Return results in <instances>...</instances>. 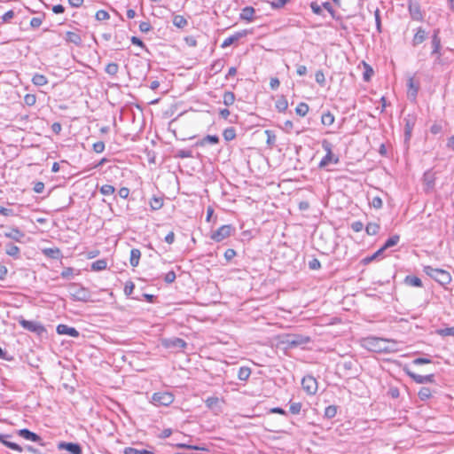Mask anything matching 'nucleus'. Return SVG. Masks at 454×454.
<instances>
[{
    "instance_id": "obj_1",
    "label": "nucleus",
    "mask_w": 454,
    "mask_h": 454,
    "mask_svg": "<svg viewBox=\"0 0 454 454\" xmlns=\"http://www.w3.org/2000/svg\"><path fill=\"white\" fill-rule=\"evenodd\" d=\"M362 346L376 353H395L402 349L401 343L397 340L378 337L364 338Z\"/></svg>"
},
{
    "instance_id": "obj_2",
    "label": "nucleus",
    "mask_w": 454,
    "mask_h": 454,
    "mask_svg": "<svg viewBox=\"0 0 454 454\" xmlns=\"http://www.w3.org/2000/svg\"><path fill=\"white\" fill-rule=\"evenodd\" d=\"M423 270L427 276L434 278L442 286L449 285L451 282V276L445 270L425 266Z\"/></svg>"
},
{
    "instance_id": "obj_3",
    "label": "nucleus",
    "mask_w": 454,
    "mask_h": 454,
    "mask_svg": "<svg viewBox=\"0 0 454 454\" xmlns=\"http://www.w3.org/2000/svg\"><path fill=\"white\" fill-rule=\"evenodd\" d=\"M70 296L74 301L87 302L91 301V294L89 289L77 285L72 284L69 287Z\"/></svg>"
},
{
    "instance_id": "obj_4",
    "label": "nucleus",
    "mask_w": 454,
    "mask_h": 454,
    "mask_svg": "<svg viewBox=\"0 0 454 454\" xmlns=\"http://www.w3.org/2000/svg\"><path fill=\"white\" fill-rule=\"evenodd\" d=\"M322 147L326 152V154L320 160L318 167L320 168H324L328 166L333 161L334 163H337L339 160H338V158L333 160V149H332L333 148L332 144L329 141L325 139V140L322 141Z\"/></svg>"
},
{
    "instance_id": "obj_5",
    "label": "nucleus",
    "mask_w": 454,
    "mask_h": 454,
    "mask_svg": "<svg viewBox=\"0 0 454 454\" xmlns=\"http://www.w3.org/2000/svg\"><path fill=\"white\" fill-rule=\"evenodd\" d=\"M174 401V395L169 392H157L152 396V403L157 406H168Z\"/></svg>"
},
{
    "instance_id": "obj_6",
    "label": "nucleus",
    "mask_w": 454,
    "mask_h": 454,
    "mask_svg": "<svg viewBox=\"0 0 454 454\" xmlns=\"http://www.w3.org/2000/svg\"><path fill=\"white\" fill-rule=\"evenodd\" d=\"M19 324L26 330L35 333L37 335H42L46 332L44 326L36 321H29L24 318L19 319Z\"/></svg>"
},
{
    "instance_id": "obj_7",
    "label": "nucleus",
    "mask_w": 454,
    "mask_h": 454,
    "mask_svg": "<svg viewBox=\"0 0 454 454\" xmlns=\"http://www.w3.org/2000/svg\"><path fill=\"white\" fill-rule=\"evenodd\" d=\"M232 226L230 224L222 225L211 234V239L215 242H221L231 234Z\"/></svg>"
},
{
    "instance_id": "obj_8",
    "label": "nucleus",
    "mask_w": 454,
    "mask_h": 454,
    "mask_svg": "<svg viewBox=\"0 0 454 454\" xmlns=\"http://www.w3.org/2000/svg\"><path fill=\"white\" fill-rule=\"evenodd\" d=\"M301 386L303 390L306 391L309 395H315L317 391V381L311 375L303 377L301 380Z\"/></svg>"
},
{
    "instance_id": "obj_9",
    "label": "nucleus",
    "mask_w": 454,
    "mask_h": 454,
    "mask_svg": "<svg viewBox=\"0 0 454 454\" xmlns=\"http://www.w3.org/2000/svg\"><path fill=\"white\" fill-rule=\"evenodd\" d=\"M408 9L412 20L417 21H420L423 20V13L420 9V4L418 1L409 0Z\"/></svg>"
},
{
    "instance_id": "obj_10",
    "label": "nucleus",
    "mask_w": 454,
    "mask_h": 454,
    "mask_svg": "<svg viewBox=\"0 0 454 454\" xmlns=\"http://www.w3.org/2000/svg\"><path fill=\"white\" fill-rule=\"evenodd\" d=\"M58 449L67 450L72 454H82V450L81 445L79 443H75V442H60L58 444Z\"/></svg>"
},
{
    "instance_id": "obj_11",
    "label": "nucleus",
    "mask_w": 454,
    "mask_h": 454,
    "mask_svg": "<svg viewBox=\"0 0 454 454\" xmlns=\"http://www.w3.org/2000/svg\"><path fill=\"white\" fill-rule=\"evenodd\" d=\"M310 341V338L303 335H293L286 339V344L289 347H297L307 344Z\"/></svg>"
},
{
    "instance_id": "obj_12",
    "label": "nucleus",
    "mask_w": 454,
    "mask_h": 454,
    "mask_svg": "<svg viewBox=\"0 0 454 454\" xmlns=\"http://www.w3.org/2000/svg\"><path fill=\"white\" fill-rule=\"evenodd\" d=\"M407 374L418 384L432 383L434 381V375H420L415 372H407Z\"/></svg>"
},
{
    "instance_id": "obj_13",
    "label": "nucleus",
    "mask_w": 454,
    "mask_h": 454,
    "mask_svg": "<svg viewBox=\"0 0 454 454\" xmlns=\"http://www.w3.org/2000/svg\"><path fill=\"white\" fill-rule=\"evenodd\" d=\"M57 333L61 335H69L74 338H77L80 335L79 332L75 328L62 324L57 326Z\"/></svg>"
},
{
    "instance_id": "obj_14",
    "label": "nucleus",
    "mask_w": 454,
    "mask_h": 454,
    "mask_svg": "<svg viewBox=\"0 0 454 454\" xmlns=\"http://www.w3.org/2000/svg\"><path fill=\"white\" fill-rule=\"evenodd\" d=\"M162 344L166 348H184L187 345L186 342L183 339H180V338L164 340Z\"/></svg>"
},
{
    "instance_id": "obj_15",
    "label": "nucleus",
    "mask_w": 454,
    "mask_h": 454,
    "mask_svg": "<svg viewBox=\"0 0 454 454\" xmlns=\"http://www.w3.org/2000/svg\"><path fill=\"white\" fill-rule=\"evenodd\" d=\"M4 237L11 239L16 242H21L22 239L25 237V233L22 232L18 228H11L9 231L4 233Z\"/></svg>"
},
{
    "instance_id": "obj_16",
    "label": "nucleus",
    "mask_w": 454,
    "mask_h": 454,
    "mask_svg": "<svg viewBox=\"0 0 454 454\" xmlns=\"http://www.w3.org/2000/svg\"><path fill=\"white\" fill-rule=\"evenodd\" d=\"M255 11L251 6H247L241 10V12L239 14L240 20H247L248 22H251L254 20V14Z\"/></svg>"
},
{
    "instance_id": "obj_17",
    "label": "nucleus",
    "mask_w": 454,
    "mask_h": 454,
    "mask_svg": "<svg viewBox=\"0 0 454 454\" xmlns=\"http://www.w3.org/2000/svg\"><path fill=\"white\" fill-rule=\"evenodd\" d=\"M65 39L67 43H74L76 46L81 45L82 42L81 35L78 33L73 31H67L66 33Z\"/></svg>"
},
{
    "instance_id": "obj_18",
    "label": "nucleus",
    "mask_w": 454,
    "mask_h": 454,
    "mask_svg": "<svg viewBox=\"0 0 454 454\" xmlns=\"http://www.w3.org/2000/svg\"><path fill=\"white\" fill-rule=\"evenodd\" d=\"M9 437H11L9 434H0V442H2L4 445H5L6 447H8L13 450L21 452L22 448L19 444L8 441L7 438H9Z\"/></svg>"
},
{
    "instance_id": "obj_19",
    "label": "nucleus",
    "mask_w": 454,
    "mask_h": 454,
    "mask_svg": "<svg viewBox=\"0 0 454 454\" xmlns=\"http://www.w3.org/2000/svg\"><path fill=\"white\" fill-rule=\"evenodd\" d=\"M438 34H439V30H434V35L432 36V46H433L432 54H438V55L440 54L441 39H440Z\"/></svg>"
},
{
    "instance_id": "obj_20",
    "label": "nucleus",
    "mask_w": 454,
    "mask_h": 454,
    "mask_svg": "<svg viewBox=\"0 0 454 454\" xmlns=\"http://www.w3.org/2000/svg\"><path fill=\"white\" fill-rule=\"evenodd\" d=\"M427 37V33L422 27H419L412 39V44L414 46L422 43Z\"/></svg>"
},
{
    "instance_id": "obj_21",
    "label": "nucleus",
    "mask_w": 454,
    "mask_h": 454,
    "mask_svg": "<svg viewBox=\"0 0 454 454\" xmlns=\"http://www.w3.org/2000/svg\"><path fill=\"white\" fill-rule=\"evenodd\" d=\"M19 434L23 437L26 440L32 441V442H38L40 440V436L28 429H20L19 431Z\"/></svg>"
},
{
    "instance_id": "obj_22",
    "label": "nucleus",
    "mask_w": 454,
    "mask_h": 454,
    "mask_svg": "<svg viewBox=\"0 0 454 454\" xmlns=\"http://www.w3.org/2000/svg\"><path fill=\"white\" fill-rule=\"evenodd\" d=\"M219 143V137L216 135H207L201 140L197 142V145L204 146L207 144L216 145Z\"/></svg>"
},
{
    "instance_id": "obj_23",
    "label": "nucleus",
    "mask_w": 454,
    "mask_h": 454,
    "mask_svg": "<svg viewBox=\"0 0 454 454\" xmlns=\"http://www.w3.org/2000/svg\"><path fill=\"white\" fill-rule=\"evenodd\" d=\"M141 252L137 248H132L130 251L129 262L132 267H137L139 264Z\"/></svg>"
},
{
    "instance_id": "obj_24",
    "label": "nucleus",
    "mask_w": 454,
    "mask_h": 454,
    "mask_svg": "<svg viewBox=\"0 0 454 454\" xmlns=\"http://www.w3.org/2000/svg\"><path fill=\"white\" fill-rule=\"evenodd\" d=\"M32 82L35 86H43L48 83V79L45 75L41 74H35L32 78Z\"/></svg>"
},
{
    "instance_id": "obj_25",
    "label": "nucleus",
    "mask_w": 454,
    "mask_h": 454,
    "mask_svg": "<svg viewBox=\"0 0 454 454\" xmlns=\"http://www.w3.org/2000/svg\"><path fill=\"white\" fill-rule=\"evenodd\" d=\"M243 35V33H236L235 35H232L223 40L222 43L221 47L226 48L231 45L234 42L238 41L241 36Z\"/></svg>"
},
{
    "instance_id": "obj_26",
    "label": "nucleus",
    "mask_w": 454,
    "mask_h": 454,
    "mask_svg": "<svg viewBox=\"0 0 454 454\" xmlns=\"http://www.w3.org/2000/svg\"><path fill=\"white\" fill-rule=\"evenodd\" d=\"M172 21L173 25L178 28H184L188 24L187 20L183 15H175Z\"/></svg>"
},
{
    "instance_id": "obj_27",
    "label": "nucleus",
    "mask_w": 454,
    "mask_h": 454,
    "mask_svg": "<svg viewBox=\"0 0 454 454\" xmlns=\"http://www.w3.org/2000/svg\"><path fill=\"white\" fill-rule=\"evenodd\" d=\"M20 248L12 243L7 244L5 247V253L10 256L18 258L20 255Z\"/></svg>"
},
{
    "instance_id": "obj_28",
    "label": "nucleus",
    "mask_w": 454,
    "mask_h": 454,
    "mask_svg": "<svg viewBox=\"0 0 454 454\" xmlns=\"http://www.w3.org/2000/svg\"><path fill=\"white\" fill-rule=\"evenodd\" d=\"M404 282H405V284H407L408 286H417V287L422 286L421 279L416 276H411V275L407 276L404 279Z\"/></svg>"
},
{
    "instance_id": "obj_29",
    "label": "nucleus",
    "mask_w": 454,
    "mask_h": 454,
    "mask_svg": "<svg viewBox=\"0 0 454 454\" xmlns=\"http://www.w3.org/2000/svg\"><path fill=\"white\" fill-rule=\"evenodd\" d=\"M251 375V369L247 366H242L239 369L238 378L239 380L246 381Z\"/></svg>"
},
{
    "instance_id": "obj_30",
    "label": "nucleus",
    "mask_w": 454,
    "mask_h": 454,
    "mask_svg": "<svg viewBox=\"0 0 454 454\" xmlns=\"http://www.w3.org/2000/svg\"><path fill=\"white\" fill-rule=\"evenodd\" d=\"M321 122L325 126H331L334 122L333 114L330 111L324 113L321 116Z\"/></svg>"
},
{
    "instance_id": "obj_31",
    "label": "nucleus",
    "mask_w": 454,
    "mask_h": 454,
    "mask_svg": "<svg viewBox=\"0 0 454 454\" xmlns=\"http://www.w3.org/2000/svg\"><path fill=\"white\" fill-rule=\"evenodd\" d=\"M235 102V94L232 91H225L223 97V103L226 106L233 105Z\"/></svg>"
},
{
    "instance_id": "obj_32",
    "label": "nucleus",
    "mask_w": 454,
    "mask_h": 454,
    "mask_svg": "<svg viewBox=\"0 0 454 454\" xmlns=\"http://www.w3.org/2000/svg\"><path fill=\"white\" fill-rule=\"evenodd\" d=\"M400 240V236L395 234V235H393L391 236L386 242L385 244L382 246L383 247V249H387V248H390L395 245L398 244Z\"/></svg>"
},
{
    "instance_id": "obj_33",
    "label": "nucleus",
    "mask_w": 454,
    "mask_h": 454,
    "mask_svg": "<svg viewBox=\"0 0 454 454\" xmlns=\"http://www.w3.org/2000/svg\"><path fill=\"white\" fill-rule=\"evenodd\" d=\"M149 204L153 210H159L163 206V200L159 197H153L151 199Z\"/></svg>"
},
{
    "instance_id": "obj_34",
    "label": "nucleus",
    "mask_w": 454,
    "mask_h": 454,
    "mask_svg": "<svg viewBox=\"0 0 454 454\" xmlns=\"http://www.w3.org/2000/svg\"><path fill=\"white\" fill-rule=\"evenodd\" d=\"M107 262L104 259L98 260L91 264V270L95 271H99L106 269Z\"/></svg>"
},
{
    "instance_id": "obj_35",
    "label": "nucleus",
    "mask_w": 454,
    "mask_h": 454,
    "mask_svg": "<svg viewBox=\"0 0 454 454\" xmlns=\"http://www.w3.org/2000/svg\"><path fill=\"white\" fill-rule=\"evenodd\" d=\"M43 254L51 258L58 259L60 257L61 253L59 248H46L43 250Z\"/></svg>"
},
{
    "instance_id": "obj_36",
    "label": "nucleus",
    "mask_w": 454,
    "mask_h": 454,
    "mask_svg": "<svg viewBox=\"0 0 454 454\" xmlns=\"http://www.w3.org/2000/svg\"><path fill=\"white\" fill-rule=\"evenodd\" d=\"M380 225L376 223H369L365 227L368 235H376L380 231Z\"/></svg>"
},
{
    "instance_id": "obj_37",
    "label": "nucleus",
    "mask_w": 454,
    "mask_h": 454,
    "mask_svg": "<svg viewBox=\"0 0 454 454\" xmlns=\"http://www.w3.org/2000/svg\"><path fill=\"white\" fill-rule=\"evenodd\" d=\"M287 107H288V102L285 97H281L276 101V108L279 112H285L287 109Z\"/></svg>"
},
{
    "instance_id": "obj_38",
    "label": "nucleus",
    "mask_w": 454,
    "mask_h": 454,
    "mask_svg": "<svg viewBox=\"0 0 454 454\" xmlns=\"http://www.w3.org/2000/svg\"><path fill=\"white\" fill-rule=\"evenodd\" d=\"M431 395H432L431 389L427 387H421L418 393L419 399L422 401H425V400H427L428 398H430Z\"/></svg>"
},
{
    "instance_id": "obj_39",
    "label": "nucleus",
    "mask_w": 454,
    "mask_h": 454,
    "mask_svg": "<svg viewBox=\"0 0 454 454\" xmlns=\"http://www.w3.org/2000/svg\"><path fill=\"white\" fill-rule=\"evenodd\" d=\"M364 72L363 74V78L365 82H369L373 74V69L365 62H363Z\"/></svg>"
},
{
    "instance_id": "obj_40",
    "label": "nucleus",
    "mask_w": 454,
    "mask_h": 454,
    "mask_svg": "<svg viewBox=\"0 0 454 454\" xmlns=\"http://www.w3.org/2000/svg\"><path fill=\"white\" fill-rule=\"evenodd\" d=\"M309 106L306 103H300L295 109V112L300 116H305L309 112Z\"/></svg>"
},
{
    "instance_id": "obj_41",
    "label": "nucleus",
    "mask_w": 454,
    "mask_h": 454,
    "mask_svg": "<svg viewBox=\"0 0 454 454\" xmlns=\"http://www.w3.org/2000/svg\"><path fill=\"white\" fill-rule=\"evenodd\" d=\"M223 136L226 141H231L236 137L234 128H228L223 130Z\"/></svg>"
},
{
    "instance_id": "obj_42",
    "label": "nucleus",
    "mask_w": 454,
    "mask_h": 454,
    "mask_svg": "<svg viewBox=\"0 0 454 454\" xmlns=\"http://www.w3.org/2000/svg\"><path fill=\"white\" fill-rule=\"evenodd\" d=\"M124 454H153V452L146 450H137L132 447H127L124 450Z\"/></svg>"
},
{
    "instance_id": "obj_43",
    "label": "nucleus",
    "mask_w": 454,
    "mask_h": 454,
    "mask_svg": "<svg viewBox=\"0 0 454 454\" xmlns=\"http://www.w3.org/2000/svg\"><path fill=\"white\" fill-rule=\"evenodd\" d=\"M224 67V60L223 59H217L215 60L212 65H211V70L215 73V74H217L219 72L222 71V69Z\"/></svg>"
},
{
    "instance_id": "obj_44",
    "label": "nucleus",
    "mask_w": 454,
    "mask_h": 454,
    "mask_svg": "<svg viewBox=\"0 0 454 454\" xmlns=\"http://www.w3.org/2000/svg\"><path fill=\"white\" fill-rule=\"evenodd\" d=\"M105 71L110 75H115L119 71V66L116 63H109L106 65Z\"/></svg>"
},
{
    "instance_id": "obj_45",
    "label": "nucleus",
    "mask_w": 454,
    "mask_h": 454,
    "mask_svg": "<svg viewBox=\"0 0 454 454\" xmlns=\"http://www.w3.org/2000/svg\"><path fill=\"white\" fill-rule=\"evenodd\" d=\"M114 192L115 188L111 184H104L100 187V192L106 196L113 195Z\"/></svg>"
},
{
    "instance_id": "obj_46",
    "label": "nucleus",
    "mask_w": 454,
    "mask_h": 454,
    "mask_svg": "<svg viewBox=\"0 0 454 454\" xmlns=\"http://www.w3.org/2000/svg\"><path fill=\"white\" fill-rule=\"evenodd\" d=\"M406 123H405V139L408 140L410 139L411 136V130H412V128H413V122L409 120V119H406L405 120Z\"/></svg>"
},
{
    "instance_id": "obj_47",
    "label": "nucleus",
    "mask_w": 454,
    "mask_h": 454,
    "mask_svg": "<svg viewBox=\"0 0 454 454\" xmlns=\"http://www.w3.org/2000/svg\"><path fill=\"white\" fill-rule=\"evenodd\" d=\"M370 205L376 209H380L382 207L383 202L380 197L375 196L370 200Z\"/></svg>"
},
{
    "instance_id": "obj_48",
    "label": "nucleus",
    "mask_w": 454,
    "mask_h": 454,
    "mask_svg": "<svg viewBox=\"0 0 454 454\" xmlns=\"http://www.w3.org/2000/svg\"><path fill=\"white\" fill-rule=\"evenodd\" d=\"M265 135L267 136V144L270 146H273L276 143V135L271 130H265Z\"/></svg>"
},
{
    "instance_id": "obj_49",
    "label": "nucleus",
    "mask_w": 454,
    "mask_h": 454,
    "mask_svg": "<svg viewBox=\"0 0 454 454\" xmlns=\"http://www.w3.org/2000/svg\"><path fill=\"white\" fill-rule=\"evenodd\" d=\"M206 405L209 409H213L219 403V398L216 396H210L206 401Z\"/></svg>"
},
{
    "instance_id": "obj_50",
    "label": "nucleus",
    "mask_w": 454,
    "mask_h": 454,
    "mask_svg": "<svg viewBox=\"0 0 454 454\" xmlns=\"http://www.w3.org/2000/svg\"><path fill=\"white\" fill-rule=\"evenodd\" d=\"M437 333L441 336H454V327L439 329Z\"/></svg>"
},
{
    "instance_id": "obj_51",
    "label": "nucleus",
    "mask_w": 454,
    "mask_h": 454,
    "mask_svg": "<svg viewBox=\"0 0 454 454\" xmlns=\"http://www.w3.org/2000/svg\"><path fill=\"white\" fill-rule=\"evenodd\" d=\"M24 102L27 106H32L36 102V97L34 94H27L24 97Z\"/></svg>"
},
{
    "instance_id": "obj_52",
    "label": "nucleus",
    "mask_w": 454,
    "mask_h": 454,
    "mask_svg": "<svg viewBox=\"0 0 454 454\" xmlns=\"http://www.w3.org/2000/svg\"><path fill=\"white\" fill-rule=\"evenodd\" d=\"M336 413H337V409L335 406L330 405L325 408V417L332 419V418L335 417Z\"/></svg>"
},
{
    "instance_id": "obj_53",
    "label": "nucleus",
    "mask_w": 454,
    "mask_h": 454,
    "mask_svg": "<svg viewBox=\"0 0 454 454\" xmlns=\"http://www.w3.org/2000/svg\"><path fill=\"white\" fill-rule=\"evenodd\" d=\"M109 13L105 10H99L96 12L95 18L98 20H106L109 19Z\"/></svg>"
},
{
    "instance_id": "obj_54",
    "label": "nucleus",
    "mask_w": 454,
    "mask_h": 454,
    "mask_svg": "<svg viewBox=\"0 0 454 454\" xmlns=\"http://www.w3.org/2000/svg\"><path fill=\"white\" fill-rule=\"evenodd\" d=\"M315 79H316V82L320 84L321 86H324L325 83V74L323 73V71L321 70H318L316 72V74H315Z\"/></svg>"
},
{
    "instance_id": "obj_55",
    "label": "nucleus",
    "mask_w": 454,
    "mask_h": 454,
    "mask_svg": "<svg viewBox=\"0 0 454 454\" xmlns=\"http://www.w3.org/2000/svg\"><path fill=\"white\" fill-rule=\"evenodd\" d=\"M176 156L182 159L184 158H192V152L188 149H182L177 151Z\"/></svg>"
},
{
    "instance_id": "obj_56",
    "label": "nucleus",
    "mask_w": 454,
    "mask_h": 454,
    "mask_svg": "<svg viewBox=\"0 0 454 454\" xmlns=\"http://www.w3.org/2000/svg\"><path fill=\"white\" fill-rule=\"evenodd\" d=\"M301 409V403H293L290 404V412L293 414L300 413Z\"/></svg>"
},
{
    "instance_id": "obj_57",
    "label": "nucleus",
    "mask_w": 454,
    "mask_h": 454,
    "mask_svg": "<svg viewBox=\"0 0 454 454\" xmlns=\"http://www.w3.org/2000/svg\"><path fill=\"white\" fill-rule=\"evenodd\" d=\"M351 229L355 232H359L364 229V223L361 221H356L351 223Z\"/></svg>"
},
{
    "instance_id": "obj_58",
    "label": "nucleus",
    "mask_w": 454,
    "mask_h": 454,
    "mask_svg": "<svg viewBox=\"0 0 454 454\" xmlns=\"http://www.w3.org/2000/svg\"><path fill=\"white\" fill-rule=\"evenodd\" d=\"M135 285L131 281H128L124 286V293L126 295H130L133 293Z\"/></svg>"
},
{
    "instance_id": "obj_59",
    "label": "nucleus",
    "mask_w": 454,
    "mask_h": 454,
    "mask_svg": "<svg viewBox=\"0 0 454 454\" xmlns=\"http://www.w3.org/2000/svg\"><path fill=\"white\" fill-rule=\"evenodd\" d=\"M152 29V26L149 22L147 21H142L140 24H139V30L143 33H147L149 32L150 30Z\"/></svg>"
},
{
    "instance_id": "obj_60",
    "label": "nucleus",
    "mask_w": 454,
    "mask_h": 454,
    "mask_svg": "<svg viewBox=\"0 0 454 454\" xmlns=\"http://www.w3.org/2000/svg\"><path fill=\"white\" fill-rule=\"evenodd\" d=\"M93 150L96 153H102L105 150V144H104V142L98 141V142L95 143L93 145Z\"/></svg>"
},
{
    "instance_id": "obj_61",
    "label": "nucleus",
    "mask_w": 454,
    "mask_h": 454,
    "mask_svg": "<svg viewBox=\"0 0 454 454\" xmlns=\"http://www.w3.org/2000/svg\"><path fill=\"white\" fill-rule=\"evenodd\" d=\"M236 256V251L234 249L229 248L224 252V258L227 261H231L232 258Z\"/></svg>"
},
{
    "instance_id": "obj_62",
    "label": "nucleus",
    "mask_w": 454,
    "mask_h": 454,
    "mask_svg": "<svg viewBox=\"0 0 454 454\" xmlns=\"http://www.w3.org/2000/svg\"><path fill=\"white\" fill-rule=\"evenodd\" d=\"M42 19L38 17H34L30 20V26L34 28L39 27L42 25Z\"/></svg>"
},
{
    "instance_id": "obj_63",
    "label": "nucleus",
    "mask_w": 454,
    "mask_h": 454,
    "mask_svg": "<svg viewBox=\"0 0 454 454\" xmlns=\"http://www.w3.org/2000/svg\"><path fill=\"white\" fill-rule=\"evenodd\" d=\"M309 269L318 270L321 268V263L317 259H313L309 262Z\"/></svg>"
},
{
    "instance_id": "obj_64",
    "label": "nucleus",
    "mask_w": 454,
    "mask_h": 454,
    "mask_svg": "<svg viewBox=\"0 0 454 454\" xmlns=\"http://www.w3.org/2000/svg\"><path fill=\"white\" fill-rule=\"evenodd\" d=\"M175 279H176V273L173 270L168 271L164 278V280L167 283H172L175 281Z\"/></svg>"
}]
</instances>
